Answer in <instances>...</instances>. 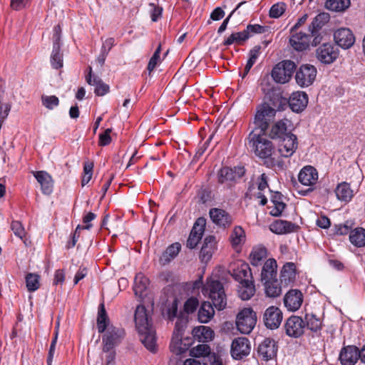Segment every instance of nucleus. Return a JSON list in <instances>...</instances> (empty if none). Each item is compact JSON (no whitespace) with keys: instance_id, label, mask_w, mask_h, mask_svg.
<instances>
[{"instance_id":"nucleus-1","label":"nucleus","mask_w":365,"mask_h":365,"mask_svg":"<svg viewBox=\"0 0 365 365\" xmlns=\"http://www.w3.org/2000/svg\"><path fill=\"white\" fill-rule=\"evenodd\" d=\"M134 319L140 340L148 350L155 353L157 351L155 330L143 305L136 307Z\"/></svg>"},{"instance_id":"nucleus-2","label":"nucleus","mask_w":365,"mask_h":365,"mask_svg":"<svg viewBox=\"0 0 365 365\" xmlns=\"http://www.w3.org/2000/svg\"><path fill=\"white\" fill-rule=\"evenodd\" d=\"M264 134L252 130L247 137L248 144L257 156L265 160L267 167L272 168L276 165L272 158L274 147L272 143L264 137Z\"/></svg>"},{"instance_id":"nucleus-3","label":"nucleus","mask_w":365,"mask_h":365,"mask_svg":"<svg viewBox=\"0 0 365 365\" xmlns=\"http://www.w3.org/2000/svg\"><path fill=\"white\" fill-rule=\"evenodd\" d=\"M276 110L267 103H263L257 108L253 123L257 133H264L270 120L274 117Z\"/></svg>"},{"instance_id":"nucleus-4","label":"nucleus","mask_w":365,"mask_h":365,"mask_svg":"<svg viewBox=\"0 0 365 365\" xmlns=\"http://www.w3.org/2000/svg\"><path fill=\"white\" fill-rule=\"evenodd\" d=\"M205 289L209 292L213 306L218 310H222L227 305L226 295L222 284L215 279H207Z\"/></svg>"},{"instance_id":"nucleus-5","label":"nucleus","mask_w":365,"mask_h":365,"mask_svg":"<svg viewBox=\"0 0 365 365\" xmlns=\"http://www.w3.org/2000/svg\"><path fill=\"white\" fill-rule=\"evenodd\" d=\"M256 323L257 314L250 307L242 309L237 315L236 326L242 334H250L255 328Z\"/></svg>"},{"instance_id":"nucleus-6","label":"nucleus","mask_w":365,"mask_h":365,"mask_svg":"<svg viewBox=\"0 0 365 365\" xmlns=\"http://www.w3.org/2000/svg\"><path fill=\"white\" fill-rule=\"evenodd\" d=\"M296 64L290 60H284L278 63L272 71V77L277 83H287L292 78Z\"/></svg>"},{"instance_id":"nucleus-7","label":"nucleus","mask_w":365,"mask_h":365,"mask_svg":"<svg viewBox=\"0 0 365 365\" xmlns=\"http://www.w3.org/2000/svg\"><path fill=\"white\" fill-rule=\"evenodd\" d=\"M61 29L60 25L54 26L52 37L53 49L50 59L51 66L54 69H59L63 66V55L61 50Z\"/></svg>"},{"instance_id":"nucleus-8","label":"nucleus","mask_w":365,"mask_h":365,"mask_svg":"<svg viewBox=\"0 0 365 365\" xmlns=\"http://www.w3.org/2000/svg\"><path fill=\"white\" fill-rule=\"evenodd\" d=\"M245 173V169L242 166H236L233 168L223 167L217 173V182L230 187L233 182L241 178Z\"/></svg>"},{"instance_id":"nucleus-9","label":"nucleus","mask_w":365,"mask_h":365,"mask_svg":"<svg viewBox=\"0 0 365 365\" xmlns=\"http://www.w3.org/2000/svg\"><path fill=\"white\" fill-rule=\"evenodd\" d=\"M284 328L288 336L297 339L305 332V322L302 317L292 315L286 320Z\"/></svg>"},{"instance_id":"nucleus-10","label":"nucleus","mask_w":365,"mask_h":365,"mask_svg":"<svg viewBox=\"0 0 365 365\" xmlns=\"http://www.w3.org/2000/svg\"><path fill=\"white\" fill-rule=\"evenodd\" d=\"M317 59L324 64L334 63L339 56V49L331 43H325L319 46L315 51Z\"/></svg>"},{"instance_id":"nucleus-11","label":"nucleus","mask_w":365,"mask_h":365,"mask_svg":"<svg viewBox=\"0 0 365 365\" xmlns=\"http://www.w3.org/2000/svg\"><path fill=\"white\" fill-rule=\"evenodd\" d=\"M317 72V68L312 65L301 66L295 75L297 83L302 88L309 86L314 81Z\"/></svg>"},{"instance_id":"nucleus-12","label":"nucleus","mask_w":365,"mask_h":365,"mask_svg":"<svg viewBox=\"0 0 365 365\" xmlns=\"http://www.w3.org/2000/svg\"><path fill=\"white\" fill-rule=\"evenodd\" d=\"M106 331V332L103 336V350L108 351L120 342L124 337L125 331L122 328L112 325L109 326Z\"/></svg>"},{"instance_id":"nucleus-13","label":"nucleus","mask_w":365,"mask_h":365,"mask_svg":"<svg viewBox=\"0 0 365 365\" xmlns=\"http://www.w3.org/2000/svg\"><path fill=\"white\" fill-rule=\"evenodd\" d=\"M251 344L249 339L241 336L235 339L231 344V356L235 359H242L250 353Z\"/></svg>"},{"instance_id":"nucleus-14","label":"nucleus","mask_w":365,"mask_h":365,"mask_svg":"<svg viewBox=\"0 0 365 365\" xmlns=\"http://www.w3.org/2000/svg\"><path fill=\"white\" fill-rule=\"evenodd\" d=\"M283 318L282 312L279 308L271 306L264 312L263 320L266 327L270 329H277L282 323Z\"/></svg>"},{"instance_id":"nucleus-15","label":"nucleus","mask_w":365,"mask_h":365,"mask_svg":"<svg viewBox=\"0 0 365 365\" xmlns=\"http://www.w3.org/2000/svg\"><path fill=\"white\" fill-rule=\"evenodd\" d=\"M304 296L302 292L297 289L288 291L283 299L284 305L289 312H296L303 303Z\"/></svg>"},{"instance_id":"nucleus-16","label":"nucleus","mask_w":365,"mask_h":365,"mask_svg":"<svg viewBox=\"0 0 365 365\" xmlns=\"http://www.w3.org/2000/svg\"><path fill=\"white\" fill-rule=\"evenodd\" d=\"M359 358V349L354 345L342 347L339 355L341 365H355Z\"/></svg>"},{"instance_id":"nucleus-17","label":"nucleus","mask_w":365,"mask_h":365,"mask_svg":"<svg viewBox=\"0 0 365 365\" xmlns=\"http://www.w3.org/2000/svg\"><path fill=\"white\" fill-rule=\"evenodd\" d=\"M279 140L278 152L280 155L284 158L291 157L295 153L298 146L297 136L292 133Z\"/></svg>"},{"instance_id":"nucleus-18","label":"nucleus","mask_w":365,"mask_h":365,"mask_svg":"<svg viewBox=\"0 0 365 365\" xmlns=\"http://www.w3.org/2000/svg\"><path fill=\"white\" fill-rule=\"evenodd\" d=\"M327 19L326 14H318L312 21L311 24L308 27V32L311 35V38L313 37L312 41L310 43L313 46H316L319 44L322 41V37L319 34V30L324 25V21Z\"/></svg>"},{"instance_id":"nucleus-19","label":"nucleus","mask_w":365,"mask_h":365,"mask_svg":"<svg viewBox=\"0 0 365 365\" xmlns=\"http://www.w3.org/2000/svg\"><path fill=\"white\" fill-rule=\"evenodd\" d=\"M205 226V220L204 218L200 217L196 220L187 240V247L193 249L197 245L204 233Z\"/></svg>"},{"instance_id":"nucleus-20","label":"nucleus","mask_w":365,"mask_h":365,"mask_svg":"<svg viewBox=\"0 0 365 365\" xmlns=\"http://www.w3.org/2000/svg\"><path fill=\"white\" fill-rule=\"evenodd\" d=\"M336 43L342 48L346 49L353 46L355 38L349 29L341 28L336 30L334 34Z\"/></svg>"},{"instance_id":"nucleus-21","label":"nucleus","mask_w":365,"mask_h":365,"mask_svg":"<svg viewBox=\"0 0 365 365\" xmlns=\"http://www.w3.org/2000/svg\"><path fill=\"white\" fill-rule=\"evenodd\" d=\"M258 354L264 361H269L277 355V347L274 340L266 338L258 346Z\"/></svg>"},{"instance_id":"nucleus-22","label":"nucleus","mask_w":365,"mask_h":365,"mask_svg":"<svg viewBox=\"0 0 365 365\" xmlns=\"http://www.w3.org/2000/svg\"><path fill=\"white\" fill-rule=\"evenodd\" d=\"M311 43V35L302 31L293 34L289 38L291 46L296 51H302L307 49Z\"/></svg>"},{"instance_id":"nucleus-23","label":"nucleus","mask_w":365,"mask_h":365,"mask_svg":"<svg viewBox=\"0 0 365 365\" xmlns=\"http://www.w3.org/2000/svg\"><path fill=\"white\" fill-rule=\"evenodd\" d=\"M232 276L240 283L252 279L251 269L249 264L239 262L234 264L230 270Z\"/></svg>"},{"instance_id":"nucleus-24","label":"nucleus","mask_w":365,"mask_h":365,"mask_svg":"<svg viewBox=\"0 0 365 365\" xmlns=\"http://www.w3.org/2000/svg\"><path fill=\"white\" fill-rule=\"evenodd\" d=\"M288 103L292 111L299 113L307 107L308 96L304 91H297L291 95Z\"/></svg>"},{"instance_id":"nucleus-25","label":"nucleus","mask_w":365,"mask_h":365,"mask_svg":"<svg viewBox=\"0 0 365 365\" xmlns=\"http://www.w3.org/2000/svg\"><path fill=\"white\" fill-rule=\"evenodd\" d=\"M209 215L212 221L220 227H228L232 222L231 215L222 209L212 208L210 210Z\"/></svg>"},{"instance_id":"nucleus-26","label":"nucleus","mask_w":365,"mask_h":365,"mask_svg":"<svg viewBox=\"0 0 365 365\" xmlns=\"http://www.w3.org/2000/svg\"><path fill=\"white\" fill-rule=\"evenodd\" d=\"M291 125V122L287 118L277 121L270 130L269 135L272 139L281 140L288 135L292 134L288 131V126Z\"/></svg>"},{"instance_id":"nucleus-27","label":"nucleus","mask_w":365,"mask_h":365,"mask_svg":"<svg viewBox=\"0 0 365 365\" xmlns=\"http://www.w3.org/2000/svg\"><path fill=\"white\" fill-rule=\"evenodd\" d=\"M298 180L303 185L312 186L317 182L318 172L311 165L304 166L298 175Z\"/></svg>"},{"instance_id":"nucleus-28","label":"nucleus","mask_w":365,"mask_h":365,"mask_svg":"<svg viewBox=\"0 0 365 365\" xmlns=\"http://www.w3.org/2000/svg\"><path fill=\"white\" fill-rule=\"evenodd\" d=\"M34 176L41 185V191L45 195H50L53 189V180L46 171H33Z\"/></svg>"},{"instance_id":"nucleus-29","label":"nucleus","mask_w":365,"mask_h":365,"mask_svg":"<svg viewBox=\"0 0 365 365\" xmlns=\"http://www.w3.org/2000/svg\"><path fill=\"white\" fill-rule=\"evenodd\" d=\"M191 344L192 339L185 338L182 339V336L176 335V336H173L170 348L173 354L180 355L186 352Z\"/></svg>"},{"instance_id":"nucleus-30","label":"nucleus","mask_w":365,"mask_h":365,"mask_svg":"<svg viewBox=\"0 0 365 365\" xmlns=\"http://www.w3.org/2000/svg\"><path fill=\"white\" fill-rule=\"evenodd\" d=\"M215 247L216 240L214 236L209 235L205 238L200 254L202 262H207L212 258Z\"/></svg>"},{"instance_id":"nucleus-31","label":"nucleus","mask_w":365,"mask_h":365,"mask_svg":"<svg viewBox=\"0 0 365 365\" xmlns=\"http://www.w3.org/2000/svg\"><path fill=\"white\" fill-rule=\"evenodd\" d=\"M296 265L293 262H287L282 267L280 272V281L284 286L293 283L296 279Z\"/></svg>"},{"instance_id":"nucleus-32","label":"nucleus","mask_w":365,"mask_h":365,"mask_svg":"<svg viewBox=\"0 0 365 365\" xmlns=\"http://www.w3.org/2000/svg\"><path fill=\"white\" fill-rule=\"evenodd\" d=\"M277 264L274 259L269 258L264 264L261 272V281L274 279L277 278Z\"/></svg>"},{"instance_id":"nucleus-33","label":"nucleus","mask_w":365,"mask_h":365,"mask_svg":"<svg viewBox=\"0 0 365 365\" xmlns=\"http://www.w3.org/2000/svg\"><path fill=\"white\" fill-rule=\"evenodd\" d=\"M297 228L295 224L282 220H276L270 225V230L279 235L294 232Z\"/></svg>"},{"instance_id":"nucleus-34","label":"nucleus","mask_w":365,"mask_h":365,"mask_svg":"<svg viewBox=\"0 0 365 365\" xmlns=\"http://www.w3.org/2000/svg\"><path fill=\"white\" fill-rule=\"evenodd\" d=\"M305 322V330L308 329L313 333L317 334L322 329V321L313 313H307L303 319Z\"/></svg>"},{"instance_id":"nucleus-35","label":"nucleus","mask_w":365,"mask_h":365,"mask_svg":"<svg viewBox=\"0 0 365 365\" xmlns=\"http://www.w3.org/2000/svg\"><path fill=\"white\" fill-rule=\"evenodd\" d=\"M192 334L193 337L200 342H207L214 338V331L210 327L205 326L195 327Z\"/></svg>"},{"instance_id":"nucleus-36","label":"nucleus","mask_w":365,"mask_h":365,"mask_svg":"<svg viewBox=\"0 0 365 365\" xmlns=\"http://www.w3.org/2000/svg\"><path fill=\"white\" fill-rule=\"evenodd\" d=\"M335 193L339 200L345 202H349L354 196L350 185L346 182H341L336 186Z\"/></svg>"},{"instance_id":"nucleus-37","label":"nucleus","mask_w":365,"mask_h":365,"mask_svg":"<svg viewBox=\"0 0 365 365\" xmlns=\"http://www.w3.org/2000/svg\"><path fill=\"white\" fill-rule=\"evenodd\" d=\"M283 195L280 192H274L271 197V202L273 206L269 211V214L274 217H279L282 215L286 207V204L282 201Z\"/></svg>"},{"instance_id":"nucleus-38","label":"nucleus","mask_w":365,"mask_h":365,"mask_svg":"<svg viewBox=\"0 0 365 365\" xmlns=\"http://www.w3.org/2000/svg\"><path fill=\"white\" fill-rule=\"evenodd\" d=\"M238 295L242 300L250 299L255 293V287L252 279L240 283Z\"/></svg>"},{"instance_id":"nucleus-39","label":"nucleus","mask_w":365,"mask_h":365,"mask_svg":"<svg viewBox=\"0 0 365 365\" xmlns=\"http://www.w3.org/2000/svg\"><path fill=\"white\" fill-rule=\"evenodd\" d=\"M215 310L209 302L202 303L197 314L198 320L201 323H207L214 316Z\"/></svg>"},{"instance_id":"nucleus-40","label":"nucleus","mask_w":365,"mask_h":365,"mask_svg":"<svg viewBox=\"0 0 365 365\" xmlns=\"http://www.w3.org/2000/svg\"><path fill=\"white\" fill-rule=\"evenodd\" d=\"M262 283L264 286V290L267 296L274 298L279 296L282 293V287L277 278L265 281Z\"/></svg>"},{"instance_id":"nucleus-41","label":"nucleus","mask_w":365,"mask_h":365,"mask_svg":"<svg viewBox=\"0 0 365 365\" xmlns=\"http://www.w3.org/2000/svg\"><path fill=\"white\" fill-rule=\"evenodd\" d=\"M349 240L352 245L357 247L365 246V229L363 227L355 228L350 232Z\"/></svg>"},{"instance_id":"nucleus-42","label":"nucleus","mask_w":365,"mask_h":365,"mask_svg":"<svg viewBox=\"0 0 365 365\" xmlns=\"http://www.w3.org/2000/svg\"><path fill=\"white\" fill-rule=\"evenodd\" d=\"M180 249L181 245L179 242H175L170 245L163 253L160 257V261L163 264L169 263L178 255Z\"/></svg>"},{"instance_id":"nucleus-43","label":"nucleus","mask_w":365,"mask_h":365,"mask_svg":"<svg viewBox=\"0 0 365 365\" xmlns=\"http://www.w3.org/2000/svg\"><path fill=\"white\" fill-rule=\"evenodd\" d=\"M109 319L108 318L105 306L101 303L98 307V312L97 317V328L99 333L106 331L108 329Z\"/></svg>"},{"instance_id":"nucleus-44","label":"nucleus","mask_w":365,"mask_h":365,"mask_svg":"<svg viewBox=\"0 0 365 365\" xmlns=\"http://www.w3.org/2000/svg\"><path fill=\"white\" fill-rule=\"evenodd\" d=\"M148 279L141 272L135 275L133 290L135 295L141 296L147 289Z\"/></svg>"},{"instance_id":"nucleus-45","label":"nucleus","mask_w":365,"mask_h":365,"mask_svg":"<svg viewBox=\"0 0 365 365\" xmlns=\"http://www.w3.org/2000/svg\"><path fill=\"white\" fill-rule=\"evenodd\" d=\"M266 257L267 250L265 247L262 246L255 247L250 255V263L253 266H258Z\"/></svg>"},{"instance_id":"nucleus-46","label":"nucleus","mask_w":365,"mask_h":365,"mask_svg":"<svg viewBox=\"0 0 365 365\" xmlns=\"http://www.w3.org/2000/svg\"><path fill=\"white\" fill-rule=\"evenodd\" d=\"M350 6V0H327L325 6L333 11H343Z\"/></svg>"},{"instance_id":"nucleus-47","label":"nucleus","mask_w":365,"mask_h":365,"mask_svg":"<svg viewBox=\"0 0 365 365\" xmlns=\"http://www.w3.org/2000/svg\"><path fill=\"white\" fill-rule=\"evenodd\" d=\"M250 38V35H247L245 31L240 32L232 33L227 38L225 39L223 45L230 46L233 43L240 44Z\"/></svg>"},{"instance_id":"nucleus-48","label":"nucleus","mask_w":365,"mask_h":365,"mask_svg":"<svg viewBox=\"0 0 365 365\" xmlns=\"http://www.w3.org/2000/svg\"><path fill=\"white\" fill-rule=\"evenodd\" d=\"M91 85L95 86L94 92L97 96H103L109 91L108 85L103 83L98 76H93Z\"/></svg>"},{"instance_id":"nucleus-49","label":"nucleus","mask_w":365,"mask_h":365,"mask_svg":"<svg viewBox=\"0 0 365 365\" xmlns=\"http://www.w3.org/2000/svg\"><path fill=\"white\" fill-rule=\"evenodd\" d=\"M245 239V231L241 227H235L231 234L230 240L232 246L241 245Z\"/></svg>"},{"instance_id":"nucleus-50","label":"nucleus","mask_w":365,"mask_h":365,"mask_svg":"<svg viewBox=\"0 0 365 365\" xmlns=\"http://www.w3.org/2000/svg\"><path fill=\"white\" fill-rule=\"evenodd\" d=\"M210 353V347L206 344H198L190 350V355L192 357H203Z\"/></svg>"},{"instance_id":"nucleus-51","label":"nucleus","mask_w":365,"mask_h":365,"mask_svg":"<svg viewBox=\"0 0 365 365\" xmlns=\"http://www.w3.org/2000/svg\"><path fill=\"white\" fill-rule=\"evenodd\" d=\"M93 163L91 161L87 160L84 163L83 165V175L82 177L81 185H86L91 180L93 175Z\"/></svg>"},{"instance_id":"nucleus-52","label":"nucleus","mask_w":365,"mask_h":365,"mask_svg":"<svg viewBox=\"0 0 365 365\" xmlns=\"http://www.w3.org/2000/svg\"><path fill=\"white\" fill-rule=\"evenodd\" d=\"M26 287L29 292H34L39 287V276L29 273L26 277Z\"/></svg>"},{"instance_id":"nucleus-53","label":"nucleus","mask_w":365,"mask_h":365,"mask_svg":"<svg viewBox=\"0 0 365 365\" xmlns=\"http://www.w3.org/2000/svg\"><path fill=\"white\" fill-rule=\"evenodd\" d=\"M286 10V4L284 2H278L272 6L269 10V16L273 19L280 17Z\"/></svg>"},{"instance_id":"nucleus-54","label":"nucleus","mask_w":365,"mask_h":365,"mask_svg":"<svg viewBox=\"0 0 365 365\" xmlns=\"http://www.w3.org/2000/svg\"><path fill=\"white\" fill-rule=\"evenodd\" d=\"M183 315L184 314L182 313H180V316L178 317L173 336H176V335L182 336L187 322V319H185Z\"/></svg>"},{"instance_id":"nucleus-55","label":"nucleus","mask_w":365,"mask_h":365,"mask_svg":"<svg viewBox=\"0 0 365 365\" xmlns=\"http://www.w3.org/2000/svg\"><path fill=\"white\" fill-rule=\"evenodd\" d=\"M11 230L16 237L21 240L26 236L25 229L20 221L13 220L11 223Z\"/></svg>"},{"instance_id":"nucleus-56","label":"nucleus","mask_w":365,"mask_h":365,"mask_svg":"<svg viewBox=\"0 0 365 365\" xmlns=\"http://www.w3.org/2000/svg\"><path fill=\"white\" fill-rule=\"evenodd\" d=\"M202 364L203 365H222V361L218 354L210 352L205 356Z\"/></svg>"},{"instance_id":"nucleus-57","label":"nucleus","mask_w":365,"mask_h":365,"mask_svg":"<svg viewBox=\"0 0 365 365\" xmlns=\"http://www.w3.org/2000/svg\"><path fill=\"white\" fill-rule=\"evenodd\" d=\"M42 104L48 109H53L59 103V100L56 96H42Z\"/></svg>"},{"instance_id":"nucleus-58","label":"nucleus","mask_w":365,"mask_h":365,"mask_svg":"<svg viewBox=\"0 0 365 365\" xmlns=\"http://www.w3.org/2000/svg\"><path fill=\"white\" fill-rule=\"evenodd\" d=\"M160 51L161 46L160 45H159L148 62V70L149 71L150 73L153 71L155 68L156 66L160 63Z\"/></svg>"},{"instance_id":"nucleus-59","label":"nucleus","mask_w":365,"mask_h":365,"mask_svg":"<svg viewBox=\"0 0 365 365\" xmlns=\"http://www.w3.org/2000/svg\"><path fill=\"white\" fill-rule=\"evenodd\" d=\"M199 305V302L196 298H189L185 303L184 310L187 314L194 312Z\"/></svg>"},{"instance_id":"nucleus-60","label":"nucleus","mask_w":365,"mask_h":365,"mask_svg":"<svg viewBox=\"0 0 365 365\" xmlns=\"http://www.w3.org/2000/svg\"><path fill=\"white\" fill-rule=\"evenodd\" d=\"M178 313V300L175 299L166 309V316L168 319L173 320L177 317Z\"/></svg>"},{"instance_id":"nucleus-61","label":"nucleus","mask_w":365,"mask_h":365,"mask_svg":"<svg viewBox=\"0 0 365 365\" xmlns=\"http://www.w3.org/2000/svg\"><path fill=\"white\" fill-rule=\"evenodd\" d=\"M265 27L259 24H249L247 25L246 29H245L247 34L250 35V37L252 34H263L265 31Z\"/></svg>"},{"instance_id":"nucleus-62","label":"nucleus","mask_w":365,"mask_h":365,"mask_svg":"<svg viewBox=\"0 0 365 365\" xmlns=\"http://www.w3.org/2000/svg\"><path fill=\"white\" fill-rule=\"evenodd\" d=\"M111 132L110 128L106 129L103 133L99 135V145L101 146H105L108 145L111 141L110 133Z\"/></svg>"},{"instance_id":"nucleus-63","label":"nucleus","mask_w":365,"mask_h":365,"mask_svg":"<svg viewBox=\"0 0 365 365\" xmlns=\"http://www.w3.org/2000/svg\"><path fill=\"white\" fill-rule=\"evenodd\" d=\"M81 230H84V229L82 227V225H78L76 227L74 233L73 234L71 240L70 242H68L67 245H66V248L67 249L72 248V247H73L76 245V242H77V241H78V238L80 237V232H81Z\"/></svg>"},{"instance_id":"nucleus-64","label":"nucleus","mask_w":365,"mask_h":365,"mask_svg":"<svg viewBox=\"0 0 365 365\" xmlns=\"http://www.w3.org/2000/svg\"><path fill=\"white\" fill-rule=\"evenodd\" d=\"M150 16L153 21H157L162 14V8L157 6L155 4H150Z\"/></svg>"}]
</instances>
